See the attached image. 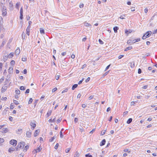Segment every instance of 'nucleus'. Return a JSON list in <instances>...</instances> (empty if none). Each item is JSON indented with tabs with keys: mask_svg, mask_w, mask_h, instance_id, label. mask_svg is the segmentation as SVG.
<instances>
[{
	"mask_svg": "<svg viewBox=\"0 0 157 157\" xmlns=\"http://www.w3.org/2000/svg\"><path fill=\"white\" fill-rule=\"evenodd\" d=\"M25 145V143L24 142H21L19 143L16 147V150H19V148L22 149Z\"/></svg>",
	"mask_w": 157,
	"mask_h": 157,
	"instance_id": "nucleus-1",
	"label": "nucleus"
},
{
	"mask_svg": "<svg viewBox=\"0 0 157 157\" xmlns=\"http://www.w3.org/2000/svg\"><path fill=\"white\" fill-rule=\"evenodd\" d=\"M151 33V31L150 32V33H149V32H147V33L143 36L142 39L144 40L146 39L147 37H149L151 34V33Z\"/></svg>",
	"mask_w": 157,
	"mask_h": 157,
	"instance_id": "nucleus-2",
	"label": "nucleus"
},
{
	"mask_svg": "<svg viewBox=\"0 0 157 157\" xmlns=\"http://www.w3.org/2000/svg\"><path fill=\"white\" fill-rule=\"evenodd\" d=\"M2 15L3 16H5L6 15L7 12L6 8L4 6L3 7L2 9Z\"/></svg>",
	"mask_w": 157,
	"mask_h": 157,
	"instance_id": "nucleus-3",
	"label": "nucleus"
},
{
	"mask_svg": "<svg viewBox=\"0 0 157 157\" xmlns=\"http://www.w3.org/2000/svg\"><path fill=\"white\" fill-rule=\"evenodd\" d=\"M10 144L13 146H16L17 144V141L15 140H12L10 142Z\"/></svg>",
	"mask_w": 157,
	"mask_h": 157,
	"instance_id": "nucleus-4",
	"label": "nucleus"
},
{
	"mask_svg": "<svg viewBox=\"0 0 157 157\" xmlns=\"http://www.w3.org/2000/svg\"><path fill=\"white\" fill-rule=\"evenodd\" d=\"M42 149L41 147L40 146L37 149H34L33 151V152L35 153L40 152Z\"/></svg>",
	"mask_w": 157,
	"mask_h": 157,
	"instance_id": "nucleus-5",
	"label": "nucleus"
},
{
	"mask_svg": "<svg viewBox=\"0 0 157 157\" xmlns=\"http://www.w3.org/2000/svg\"><path fill=\"white\" fill-rule=\"evenodd\" d=\"M36 121H34V122H31L30 123V125L31 126V129L32 130H33L36 127Z\"/></svg>",
	"mask_w": 157,
	"mask_h": 157,
	"instance_id": "nucleus-6",
	"label": "nucleus"
},
{
	"mask_svg": "<svg viewBox=\"0 0 157 157\" xmlns=\"http://www.w3.org/2000/svg\"><path fill=\"white\" fill-rule=\"evenodd\" d=\"M135 40H128L127 42V43L128 44H134L136 42V41H135Z\"/></svg>",
	"mask_w": 157,
	"mask_h": 157,
	"instance_id": "nucleus-7",
	"label": "nucleus"
},
{
	"mask_svg": "<svg viewBox=\"0 0 157 157\" xmlns=\"http://www.w3.org/2000/svg\"><path fill=\"white\" fill-rule=\"evenodd\" d=\"M26 136L28 138H30L32 136V132L30 131H27L26 133Z\"/></svg>",
	"mask_w": 157,
	"mask_h": 157,
	"instance_id": "nucleus-8",
	"label": "nucleus"
},
{
	"mask_svg": "<svg viewBox=\"0 0 157 157\" xmlns=\"http://www.w3.org/2000/svg\"><path fill=\"white\" fill-rule=\"evenodd\" d=\"M30 27H31L29 25L27 27V28L26 29V34L28 36L29 35V32H30Z\"/></svg>",
	"mask_w": 157,
	"mask_h": 157,
	"instance_id": "nucleus-9",
	"label": "nucleus"
},
{
	"mask_svg": "<svg viewBox=\"0 0 157 157\" xmlns=\"http://www.w3.org/2000/svg\"><path fill=\"white\" fill-rule=\"evenodd\" d=\"M7 88V86H3L1 90V91L2 93L4 92Z\"/></svg>",
	"mask_w": 157,
	"mask_h": 157,
	"instance_id": "nucleus-10",
	"label": "nucleus"
},
{
	"mask_svg": "<svg viewBox=\"0 0 157 157\" xmlns=\"http://www.w3.org/2000/svg\"><path fill=\"white\" fill-rule=\"evenodd\" d=\"M20 52V50L19 48H18L15 50V54L16 55H18Z\"/></svg>",
	"mask_w": 157,
	"mask_h": 157,
	"instance_id": "nucleus-11",
	"label": "nucleus"
},
{
	"mask_svg": "<svg viewBox=\"0 0 157 157\" xmlns=\"http://www.w3.org/2000/svg\"><path fill=\"white\" fill-rule=\"evenodd\" d=\"M106 140L105 139L103 140L100 143V145L101 146H102L104 145L105 144Z\"/></svg>",
	"mask_w": 157,
	"mask_h": 157,
	"instance_id": "nucleus-12",
	"label": "nucleus"
},
{
	"mask_svg": "<svg viewBox=\"0 0 157 157\" xmlns=\"http://www.w3.org/2000/svg\"><path fill=\"white\" fill-rule=\"evenodd\" d=\"M9 71L8 72L9 74H11L13 73V68L12 67H9Z\"/></svg>",
	"mask_w": 157,
	"mask_h": 157,
	"instance_id": "nucleus-13",
	"label": "nucleus"
},
{
	"mask_svg": "<svg viewBox=\"0 0 157 157\" xmlns=\"http://www.w3.org/2000/svg\"><path fill=\"white\" fill-rule=\"evenodd\" d=\"M132 31L131 30L129 29V30H126L125 31V33L127 35H128V34L130 33H131L132 32Z\"/></svg>",
	"mask_w": 157,
	"mask_h": 157,
	"instance_id": "nucleus-14",
	"label": "nucleus"
},
{
	"mask_svg": "<svg viewBox=\"0 0 157 157\" xmlns=\"http://www.w3.org/2000/svg\"><path fill=\"white\" fill-rule=\"evenodd\" d=\"M118 29H119L118 27L117 26L113 28L114 31L115 33H117V31Z\"/></svg>",
	"mask_w": 157,
	"mask_h": 157,
	"instance_id": "nucleus-15",
	"label": "nucleus"
},
{
	"mask_svg": "<svg viewBox=\"0 0 157 157\" xmlns=\"http://www.w3.org/2000/svg\"><path fill=\"white\" fill-rule=\"evenodd\" d=\"M13 56V52H11L10 53L9 55L8 56V57L9 58H11Z\"/></svg>",
	"mask_w": 157,
	"mask_h": 157,
	"instance_id": "nucleus-16",
	"label": "nucleus"
},
{
	"mask_svg": "<svg viewBox=\"0 0 157 157\" xmlns=\"http://www.w3.org/2000/svg\"><path fill=\"white\" fill-rule=\"evenodd\" d=\"M78 86V85L77 84H75L74 85H73L72 88V90H74L75 88H76Z\"/></svg>",
	"mask_w": 157,
	"mask_h": 157,
	"instance_id": "nucleus-17",
	"label": "nucleus"
},
{
	"mask_svg": "<svg viewBox=\"0 0 157 157\" xmlns=\"http://www.w3.org/2000/svg\"><path fill=\"white\" fill-rule=\"evenodd\" d=\"M52 112V110L48 111V112L47 113V116L48 117H49V116H50L51 115Z\"/></svg>",
	"mask_w": 157,
	"mask_h": 157,
	"instance_id": "nucleus-18",
	"label": "nucleus"
},
{
	"mask_svg": "<svg viewBox=\"0 0 157 157\" xmlns=\"http://www.w3.org/2000/svg\"><path fill=\"white\" fill-rule=\"evenodd\" d=\"M132 119L131 118H129L127 121V123L128 124H130L132 121Z\"/></svg>",
	"mask_w": 157,
	"mask_h": 157,
	"instance_id": "nucleus-19",
	"label": "nucleus"
},
{
	"mask_svg": "<svg viewBox=\"0 0 157 157\" xmlns=\"http://www.w3.org/2000/svg\"><path fill=\"white\" fill-rule=\"evenodd\" d=\"M132 47L131 46L129 47H128L126 49H124V51H127L128 50L131 49H132Z\"/></svg>",
	"mask_w": 157,
	"mask_h": 157,
	"instance_id": "nucleus-20",
	"label": "nucleus"
},
{
	"mask_svg": "<svg viewBox=\"0 0 157 157\" xmlns=\"http://www.w3.org/2000/svg\"><path fill=\"white\" fill-rule=\"evenodd\" d=\"M38 135V130H36L35 132V133H34V136L36 137Z\"/></svg>",
	"mask_w": 157,
	"mask_h": 157,
	"instance_id": "nucleus-21",
	"label": "nucleus"
},
{
	"mask_svg": "<svg viewBox=\"0 0 157 157\" xmlns=\"http://www.w3.org/2000/svg\"><path fill=\"white\" fill-rule=\"evenodd\" d=\"M40 33L41 34H44V33H45L44 30L43 29H42V28L40 29Z\"/></svg>",
	"mask_w": 157,
	"mask_h": 157,
	"instance_id": "nucleus-22",
	"label": "nucleus"
},
{
	"mask_svg": "<svg viewBox=\"0 0 157 157\" xmlns=\"http://www.w3.org/2000/svg\"><path fill=\"white\" fill-rule=\"evenodd\" d=\"M56 137L55 136L52 137L49 140V141L50 142H52L54 140L55 138Z\"/></svg>",
	"mask_w": 157,
	"mask_h": 157,
	"instance_id": "nucleus-23",
	"label": "nucleus"
},
{
	"mask_svg": "<svg viewBox=\"0 0 157 157\" xmlns=\"http://www.w3.org/2000/svg\"><path fill=\"white\" fill-rule=\"evenodd\" d=\"M131 64V67L132 68H133L135 67V64L134 62L130 63Z\"/></svg>",
	"mask_w": 157,
	"mask_h": 157,
	"instance_id": "nucleus-24",
	"label": "nucleus"
},
{
	"mask_svg": "<svg viewBox=\"0 0 157 157\" xmlns=\"http://www.w3.org/2000/svg\"><path fill=\"white\" fill-rule=\"evenodd\" d=\"M14 150V149L13 147H10L9 149V151L10 152H11L12 151H13Z\"/></svg>",
	"mask_w": 157,
	"mask_h": 157,
	"instance_id": "nucleus-25",
	"label": "nucleus"
},
{
	"mask_svg": "<svg viewBox=\"0 0 157 157\" xmlns=\"http://www.w3.org/2000/svg\"><path fill=\"white\" fill-rule=\"evenodd\" d=\"M8 58V57L7 56H3V59L5 61L7 60Z\"/></svg>",
	"mask_w": 157,
	"mask_h": 157,
	"instance_id": "nucleus-26",
	"label": "nucleus"
},
{
	"mask_svg": "<svg viewBox=\"0 0 157 157\" xmlns=\"http://www.w3.org/2000/svg\"><path fill=\"white\" fill-rule=\"evenodd\" d=\"M29 148V146L28 145H27L25 147V148L24 149L23 151H27V149H28Z\"/></svg>",
	"mask_w": 157,
	"mask_h": 157,
	"instance_id": "nucleus-27",
	"label": "nucleus"
},
{
	"mask_svg": "<svg viewBox=\"0 0 157 157\" xmlns=\"http://www.w3.org/2000/svg\"><path fill=\"white\" fill-rule=\"evenodd\" d=\"M71 148H68L66 149L65 150V152L66 153L69 152V151H70V150H71Z\"/></svg>",
	"mask_w": 157,
	"mask_h": 157,
	"instance_id": "nucleus-28",
	"label": "nucleus"
},
{
	"mask_svg": "<svg viewBox=\"0 0 157 157\" xmlns=\"http://www.w3.org/2000/svg\"><path fill=\"white\" fill-rule=\"evenodd\" d=\"M79 156V154L77 152H76L74 155V157H78Z\"/></svg>",
	"mask_w": 157,
	"mask_h": 157,
	"instance_id": "nucleus-29",
	"label": "nucleus"
},
{
	"mask_svg": "<svg viewBox=\"0 0 157 157\" xmlns=\"http://www.w3.org/2000/svg\"><path fill=\"white\" fill-rule=\"evenodd\" d=\"M84 25L86 26H91L90 24L86 22H85L84 24Z\"/></svg>",
	"mask_w": 157,
	"mask_h": 157,
	"instance_id": "nucleus-30",
	"label": "nucleus"
},
{
	"mask_svg": "<svg viewBox=\"0 0 157 157\" xmlns=\"http://www.w3.org/2000/svg\"><path fill=\"white\" fill-rule=\"evenodd\" d=\"M15 93L17 94H19L20 93V91L19 90H15Z\"/></svg>",
	"mask_w": 157,
	"mask_h": 157,
	"instance_id": "nucleus-31",
	"label": "nucleus"
},
{
	"mask_svg": "<svg viewBox=\"0 0 157 157\" xmlns=\"http://www.w3.org/2000/svg\"><path fill=\"white\" fill-rule=\"evenodd\" d=\"M60 76L59 75H56V76L55 77V78L56 80H57L59 79Z\"/></svg>",
	"mask_w": 157,
	"mask_h": 157,
	"instance_id": "nucleus-32",
	"label": "nucleus"
},
{
	"mask_svg": "<svg viewBox=\"0 0 157 157\" xmlns=\"http://www.w3.org/2000/svg\"><path fill=\"white\" fill-rule=\"evenodd\" d=\"M21 90H25V88L24 86H21L20 88Z\"/></svg>",
	"mask_w": 157,
	"mask_h": 157,
	"instance_id": "nucleus-33",
	"label": "nucleus"
},
{
	"mask_svg": "<svg viewBox=\"0 0 157 157\" xmlns=\"http://www.w3.org/2000/svg\"><path fill=\"white\" fill-rule=\"evenodd\" d=\"M62 120V119L61 118H59L58 120H57V123H59L61 122V121Z\"/></svg>",
	"mask_w": 157,
	"mask_h": 157,
	"instance_id": "nucleus-34",
	"label": "nucleus"
},
{
	"mask_svg": "<svg viewBox=\"0 0 157 157\" xmlns=\"http://www.w3.org/2000/svg\"><path fill=\"white\" fill-rule=\"evenodd\" d=\"M13 102L16 105H18L19 104L18 102L15 100H13Z\"/></svg>",
	"mask_w": 157,
	"mask_h": 157,
	"instance_id": "nucleus-35",
	"label": "nucleus"
},
{
	"mask_svg": "<svg viewBox=\"0 0 157 157\" xmlns=\"http://www.w3.org/2000/svg\"><path fill=\"white\" fill-rule=\"evenodd\" d=\"M33 101V99L32 98H30L29 99V101L28 102V104H30L32 103Z\"/></svg>",
	"mask_w": 157,
	"mask_h": 157,
	"instance_id": "nucleus-36",
	"label": "nucleus"
},
{
	"mask_svg": "<svg viewBox=\"0 0 157 157\" xmlns=\"http://www.w3.org/2000/svg\"><path fill=\"white\" fill-rule=\"evenodd\" d=\"M14 108V105H13V104L12 103L11 104H10V108L11 109H13Z\"/></svg>",
	"mask_w": 157,
	"mask_h": 157,
	"instance_id": "nucleus-37",
	"label": "nucleus"
},
{
	"mask_svg": "<svg viewBox=\"0 0 157 157\" xmlns=\"http://www.w3.org/2000/svg\"><path fill=\"white\" fill-rule=\"evenodd\" d=\"M106 130H104V131H101V135H104L105 134V133L106 132Z\"/></svg>",
	"mask_w": 157,
	"mask_h": 157,
	"instance_id": "nucleus-38",
	"label": "nucleus"
},
{
	"mask_svg": "<svg viewBox=\"0 0 157 157\" xmlns=\"http://www.w3.org/2000/svg\"><path fill=\"white\" fill-rule=\"evenodd\" d=\"M4 141V139L3 138H0V143H1L2 144V143H3Z\"/></svg>",
	"mask_w": 157,
	"mask_h": 157,
	"instance_id": "nucleus-39",
	"label": "nucleus"
},
{
	"mask_svg": "<svg viewBox=\"0 0 157 157\" xmlns=\"http://www.w3.org/2000/svg\"><path fill=\"white\" fill-rule=\"evenodd\" d=\"M98 41H99L100 44H103L104 43L100 39H99V40Z\"/></svg>",
	"mask_w": 157,
	"mask_h": 157,
	"instance_id": "nucleus-40",
	"label": "nucleus"
},
{
	"mask_svg": "<svg viewBox=\"0 0 157 157\" xmlns=\"http://www.w3.org/2000/svg\"><path fill=\"white\" fill-rule=\"evenodd\" d=\"M21 60L22 61H25L27 60V58L26 57H23L22 58Z\"/></svg>",
	"mask_w": 157,
	"mask_h": 157,
	"instance_id": "nucleus-41",
	"label": "nucleus"
},
{
	"mask_svg": "<svg viewBox=\"0 0 157 157\" xmlns=\"http://www.w3.org/2000/svg\"><path fill=\"white\" fill-rule=\"evenodd\" d=\"M60 137L61 138H62L63 137V132H60Z\"/></svg>",
	"mask_w": 157,
	"mask_h": 157,
	"instance_id": "nucleus-42",
	"label": "nucleus"
},
{
	"mask_svg": "<svg viewBox=\"0 0 157 157\" xmlns=\"http://www.w3.org/2000/svg\"><path fill=\"white\" fill-rule=\"evenodd\" d=\"M124 152H128V153H130L131 152L130 151H128V149H124Z\"/></svg>",
	"mask_w": 157,
	"mask_h": 157,
	"instance_id": "nucleus-43",
	"label": "nucleus"
},
{
	"mask_svg": "<svg viewBox=\"0 0 157 157\" xmlns=\"http://www.w3.org/2000/svg\"><path fill=\"white\" fill-rule=\"evenodd\" d=\"M86 157H92V155H90V154H86L85 155Z\"/></svg>",
	"mask_w": 157,
	"mask_h": 157,
	"instance_id": "nucleus-44",
	"label": "nucleus"
},
{
	"mask_svg": "<svg viewBox=\"0 0 157 157\" xmlns=\"http://www.w3.org/2000/svg\"><path fill=\"white\" fill-rule=\"evenodd\" d=\"M57 88L56 87H55L53 88L52 90V92H55L57 90Z\"/></svg>",
	"mask_w": 157,
	"mask_h": 157,
	"instance_id": "nucleus-45",
	"label": "nucleus"
},
{
	"mask_svg": "<svg viewBox=\"0 0 157 157\" xmlns=\"http://www.w3.org/2000/svg\"><path fill=\"white\" fill-rule=\"evenodd\" d=\"M15 63V61L14 60H12L10 62L11 64L13 65Z\"/></svg>",
	"mask_w": 157,
	"mask_h": 157,
	"instance_id": "nucleus-46",
	"label": "nucleus"
},
{
	"mask_svg": "<svg viewBox=\"0 0 157 157\" xmlns=\"http://www.w3.org/2000/svg\"><path fill=\"white\" fill-rule=\"evenodd\" d=\"M58 146H59L58 144H56V145H55V146L54 148L55 149H57L58 148Z\"/></svg>",
	"mask_w": 157,
	"mask_h": 157,
	"instance_id": "nucleus-47",
	"label": "nucleus"
},
{
	"mask_svg": "<svg viewBox=\"0 0 157 157\" xmlns=\"http://www.w3.org/2000/svg\"><path fill=\"white\" fill-rule=\"evenodd\" d=\"M84 79V78H83L82 80H80L78 82V84H81V83H82V81H83Z\"/></svg>",
	"mask_w": 157,
	"mask_h": 157,
	"instance_id": "nucleus-48",
	"label": "nucleus"
},
{
	"mask_svg": "<svg viewBox=\"0 0 157 157\" xmlns=\"http://www.w3.org/2000/svg\"><path fill=\"white\" fill-rule=\"evenodd\" d=\"M138 74H140L141 73V70L140 68H139L138 69Z\"/></svg>",
	"mask_w": 157,
	"mask_h": 157,
	"instance_id": "nucleus-49",
	"label": "nucleus"
},
{
	"mask_svg": "<svg viewBox=\"0 0 157 157\" xmlns=\"http://www.w3.org/2000/svg\"><path fill=\"white\" fill-rule=\"evenodd\" d=\"M78 119L77 118H75L74 119V122L75 123H76L78 121Z\"/></svg>",
	"mask_w": 157,
	"mask_h": 157,
	"instance_id": "nucleus-50",
	"label": "nucleus"
},
{
	"mask_svg": "<svg viewBox=\"0 0 157 157\" xmlns=\"http://www.w3.org/2000/svg\"><path fill=\"white\" fill-rule=\"evenodd\" d=\"M125 15H121L119 17L121 19H123L124 18V17H125Z\"/></svg>",
	"mask_w": 157,
	"mask_h": 157,
	"instance_id": "nucleus-51",
	"label": "nucleus"
},
{
	"mask_svg": "<svg viewBox=\"0 0 157 157\" xmlns=\"http://www.w3.org/2000/svg\"><path fill=\"white\" fill-rule=\"evenodd\" d=\"M20 14H23V8L21 7L20 10Z\"/></svg>",
	"mask_w": 157,
	"mask_h": 157,
	"instance_id": "nucleus-52",
	"label": "nucleus"
},
{
	"mask_svg": "<svg viewBox=\"0 0 157 157\" xmlns=\"http://www.w3.org/2000/svg\"><path fill=\"white\" fill-rule=\"evenodd\" d=\"M110 64H109V65H108V66L106 67V68H105V71H106L107 69H108L109 68V67H110Z\"/></svg>",
	"mask_w": 157,
	"mask_h": 157,
	"instance_id": "nucleus-53",
	"label": "nucleus"
},
{
	"mask_svg": "<svg viewBox=\"0 0 157 157\" xmlns=\"http://www.w3.org/2000/svg\"><path fill=\"white\" fill-rule=\"evenodd\" d=\"M148 10L147 8H145L144 10V12L145 13H147L148 12Z\"/></svg>",
	"mask_w": 157,
	"mask_h": 157,
	"instance_id": "nucleus-54",
	"label": "nucleus"
},
{
	"mask_svg": "<svg viewBox=\"0 0 157 157\" xmlns=\"http://www.w3.org/2000/svg\"><path fill=\"white\" fill-rule=\"evenodd\" d=\"M86 64H84V65H83L82 67V69H83L84 68L86 67Z\"/></svg>",
	"mask_w": 157,
	"mask_h": 157,
	"instance_id": "nucleus-55",
	"label": "nucleus"
},
{
	"mask_svg": "<svg viewBox=\"0 0 157 157\" xmlns=\"http://www.w3.org/2000/svg\"><path fill=\"white\" fill-rule=\"evenodd\" d=\"M124 55H120L118 57L119 59H121L124 57Z\"/></svg>",
	"mask_w": 157,
	"mask_h": 157,
	"instance_id": "nucleus-56",
	"label": "nucleus"
},
{
	"mask_svg": "<svg viewBox=\"0 0 157 157\" xmlns=\"http://www.w3.org/2000/svg\"><path fill=\"white\" fill-rule=\"evenodd\" d=\"M29 89H27L26 90L25 92V94L29 93Z\"/></svg>",
	"mask_w": 157,
	"mask_h": 157,
	"instance_id": "nucleus-57",
	"label": "nucleus"
},
{
	"mask_svg": "<svg viewBox=\"0 0 157 157\" xmlns=\"http://www.w3.org/2000/svg\"><path fill=\"white\" fill-rule=\"evenodd\" d=\"M90 77H88L86 80V82H88L90 80Z\"/></svg>",
	"mask_w": 157,
	"mask_h": 157,
	"instance_id": "nucleus-58",
	"label": "nucleus"
},
{
	"mask_svg": "<svg viewBox=\"0 0 157 157\" xmlns=\"http://www.w3.org/2000/svg\"><path fill=\"white\" fill-rule=\"evenodd\" d=\"M108 72H109V71H107V72H106L105 73H104V74L103 75V77L105 76H106V75H107L108 74Z\"/></svg>",
	"mask_w": 157,
	"mask_h": 157,
	"instance_id": "nucleus-59",
	"label": "nucleus"
},
{
	"mask_svg": "<svg viewBox=\"0 0 157 157\" xmlns=\"http://www.w3.org/2000/svg\"><path fill=\"white\" fill-rule=\"evenodd\" d=\"M23 18V14H20V19L21 20Z\"/></svg>",
	"mask_w": 157,
	"mask_h": 157,
	"instance_id": "nucleus-60",
	"label": "nucleus"
},
{
	"mask_svg": "<svg viewBox=\"0 0 157 157\" xmlns=\"http://www.w3.org/2000/svg\"><path fill=\"white\" fill-rule=\"evenodd\" d=\"M68 90V89H66L65 90H63L62 92V93H63L65 92H67Z\"/></svg>",
	"mask_w": 157,
	"mask_h": 157,
	"instance_id": "nucleus-61",
	"label": "nucleus"
},
{
	"mask_svg": "<svg viewBox=\"0 0 157 157\" xmlns=\"http://www.w3.org/2000/svg\"><path fill=\"white\" fill-rule=\"evenodd\" d=\"M147 85L144 86L142 87L143 89H146L147 88Z\"/></svg>",
	"mask_w": 157,
	"mask_h": 157,
	"instance_id": "nucleus-62",
	"label": "nucleus"
},
{
	"mask_svg": "<svg viewBox=\"0 0 157 157\" xmlns=\"http://www.w3.org/2000/svg\"><path fill=\"white\" fill-rule=\"evenodd\" d=\"M82 107L85 108L86 107V105L85 104H82Z\"/></svg>",
	"mask_w": 157,
	"mask_h": 157,
	"instance_id": "nucleus-63",
	"label": "nucleus"
},
{
	"mask_svg": "<svg viewBox=\"0 0 157 157\" xmlns=\"http://www.w3.org/2000/svg\"><path fill=\"white\" fill-rule=\"evenodd\" d=\"M9 119L10 121H12L13 120V117H9Z\"/></svg>",
	"mask_w": 157,
	"mask_h": 157,
	"instance_id": "nucleus-64",
	"label": "nucleus"
}]
</instances>
